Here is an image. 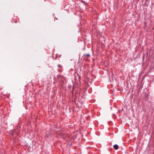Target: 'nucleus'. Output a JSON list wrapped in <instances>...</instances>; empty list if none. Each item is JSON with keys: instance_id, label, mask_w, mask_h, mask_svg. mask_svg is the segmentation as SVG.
Masks as SVG:
<instances>
[{"instance_id": "obj_1", "label": "nucleus", "mask_w": 154, "mask_h": 154, "mask_svg": "<svg viewBox=\"0 0 154 154\" xmlns=\"http://www.w3.org/2000/svg\"><path fill=\"white\" fill-rule=\"evenodd\" d=\"M19 133V131L18 129H14L13 131H10L9 134L12 137L14 134H18Z\"/></svg>"}, {"instance_id": "obj_7", "label": "nucleus", "mask_w": 154, "mask_h": 154, "mask_svg": "<svg viewBox=\"0 0 154 154\" xmlns=\"http://www.w3.org/2000/svg\"><path fill=\"white\" fill-rule=\"evenodd\" d=\"M85 2H83V3H85Z\"/></svg>"}, {"instance_id": "obj_4", "label": "nucleus", "mask_w": 154, "mask_h": 154, "mask_svg": "<svg viewBox=\"0 0 154 154\" xmlns=\"http://www.w3.org/2000/svg\"><path fill=\"white\" fill-rule=\"evenodd\" d=\"M77 75L79 77V79H80L81 78L80 76L79 75L78 73H77Z\"/></svg>"}, {"instance_id": "obj_3", "label": "nucleus", "mask_w": 154, "mask_h": 154, "mask_svg": "<svg viewBox=\"0 0 154 154\" xmlns=\"http://www.w3.org/2000/svg\"><path fill=\"white\" fill-rule=\"evenodd\" d=\"M85 56H87V57H90V55L89 54H85L84 55Z\"/></svg>"}, {"instance_id": "obj_2", "label": "nucleus", "mask_w": 154, "mask_h": 154, "mask_svg": "<svg viewBox=\"0 0 154 154\" xmlns=\"http://www.w3.org/2000/svg\"><path fill=\"white\" fill-rule=\"evenodd\" d=\"M113 148L117 150L118 149L119 146L115 144L113 146Z\"/></svg>"}, {"instance_id": "obj_6", "label": "nucleus", "mask_w": 154, "mask_h": 154, "mask_svg": "<svg viewBox=\"0 0 154 154\" xmlns=\"http://www.w3.org/2000/svg\"><path fill=\"white\" fill-rule=\"evenodd\" d=\"M14 22H15V23H17V21H14Z\"/></svg>"}, {"instance_id": "obj_5", "label": "nucleus", "mask_w": 154, "mask_h": 154, "mask_svg": "<svg viewBox=\"0 0 154 154\" xmlns=\"http://www.w3.org/2000/svg\"><path fill=\"white\" fill-rule=\"evenodd\" d=\"M58 66L59 67H61V66L60 65H58Z\"/></svg>"}]
</instances>
